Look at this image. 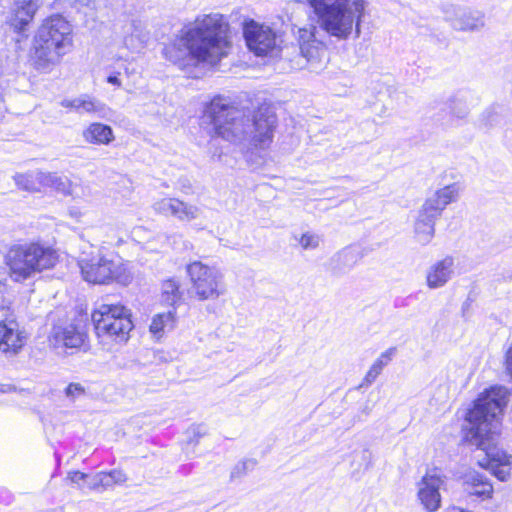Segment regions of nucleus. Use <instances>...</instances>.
Wrapping results in <instances>:
<instances>
[{
  "instance_id": "1",
  "label": "nucleus",
  "mask_w": 512,
  "mask_h": 512,
  "mask_svg": "<svg viewBox=\"0 0 512 512\" xmlns=\"http://www.w3.org/2000/svg\"><path fill=\"white\" fill-rule=\"evenodd\" d=\"M231 27L224 15L197 16L183 27L176 41L165 46V58L185 70L202 64L216 66L232 49Z\"/></svg>"
},
{
  "instance_id": "2",
  "label": "nucleus",
  "mask_w": 512,
  "mask_h": 512,
  "mask_svg": "<svg viewBox=\"0 0 512 512\" xmlns=\"http://www.w3.org/2000/svg\"><path fill=\"white\" fill-rule=\"evenodd\" d=\"M508 393L503 387L491 386L481 392L465 414L468 427L462 429V442L474 444L484 452L477 465L496 477L507 481L512 472V455L499 447L491 429L492 422L503 414Z\"/></svg>"
},
{
  "instance_id": "3",
  "label": "nucleus",
  "mask_w": 512,
  "mask_h": 512,
  "mask_svg": "<svg viewBox=\"0 0 512 512\" xmlns=\"http://www.w3.org/2000/svg\"><path fill=\"white\" fill-rule=\"evenodd\" d=\"M72 24L61 14L44 18L33 35L29 60L37 70H50L73 48Z\"/></svg>"
},
{
  "instance_id": "4",
  "label": "nucleus",
  "mask_w": 512,
  "mask_h": 512,
  "mask_svg": "<svg viewBox=\"0 0 512 512\" xmlns=\"http://www.w3.org/2000/svg\"><path fill=\"white\" fill-rule=\"evenodd\" d=\"M58 262L57 250L39 241L12 244L4 254L8 275L15 283H24L35 274L53 269Z\"/></svg>"
},
{
  "instance_id": "5",
  "label": "nucleus",
  "mask_w": 512,
  "mask_h": 512,
  "mask_svg": "<svg viewBox=\"0 0 512 512\" xmlns=\"http://www.w3.org/2000/svg\"><path fill=\"white\" fill-rule=\"evenodd\" d=\"M95 338L102 345L126 344L134 329L131 310L124 304L103 303L91 311Z\"/></svg>"
},
{
  "instance_id": "6",
  "label": "nucleus",
  "mask_w": 512,
  "mask_h": 512,
  "mask_svg": "<svg viewBox=\"0 0 512 512\" xmlns=\"http://www.w3.org/2000/svg\"><path fill=\"white\" fill-rule=\"evenodd\" d=\"M317 16L320 28L328 35L346 39L355 25L359 31L362 9L355 16L350 0H307Z\"/></svg>"
},
{
  "instance_id": "7",
  "label": "nucleus",
  "mask_w": 512,
  "mask_h": 512,
  "mask_svg": "<svg viewBox=\"0 0 512 512\" xmlns=\"http://www.w3.org/2000/svg\"><path fill=\"white\" fill-rule=\"evenodd\" d=\"M238 112V107L227 97L217 94L210 98L202 111V119L211 127L210 137L237 142L244 132Z\"/></svg>"
},
{
  "instance_id": "8",
  "label": "nucleus",
  "mask_w": 512,
  "mask_h": 512,
  "mask_svg": "<svg viewBox=\"0 0 512 512\" xmlns=\"http://www.w3.org/2000/svg\"><path fill=\"white\" fill-rule=\"evenodd\" d=\"M185 273L192 299L199 302L215 301L225 293L222 275L214 266L194 260L186 264Z\"/></svg>"
},
{
  "instance_id": "9",
  "label": "nucleus",
  "mask_w": 512,
  "mask_h": 512,
  "mask_svg": "<svg viewBox=\"0 0 512 512\" xmlns=\"http://www.w3.org/2000/svg\"><path fill=\"white\" fill-rule=\"evenodd\" d=\"M80 270L83 279L94 285H127L131 274L123 263H116L105 256L81 261Z\"/></svg>"
},
{
  "instance_id": "10",
  "label": "nucleus",
  "mask_w": 512,
  "mask_h": 512,
  "mask_svg": "<svg viewBox=\"0 0 512 512\" xmlns=\"http://www.w3.org/2000/svg\"><path fill=\"white\" fill-rule=\"evenodd\" d=\"M457 196L456 184H450L437 190L433 197L426 199L415 222L416 233L425 236L424 240L429 241L434 235L435 220Z\"/></svg>"
},
{
  "instance_id": "11",
  "label": "nucleus",
  "mask_w": 512,
  "mask_h": 512,
  "mask_svg": "<svg viewBox=\"0 0 512 512\" xmlns=\"http://www.w3.org/2000/svg\"><path fill=\"white\" fill-rule=\"evenodd\" d=\"M0 310L5 311L0 320V353L6 358H15L25 350L29 334L10 306H1Z\"/></svg>"
},
{
  "instance_id": "12",
  "label": "nucleus",
  "mask_w": 512,
  "mask_h": 512,
  "mask_svg": "<svg viewBox=\"0 0 512 512\" xmlns=\"http://www.w3.org/2000/svg\"><path fill=\"white\" fill-rule=\"evenodd\" d=\"M242 32L248 50L255 56H271L280 51L277 33L269 25L246 19Z\"/></svg>"
},
{
  "instance_id": "13",
  "label": "nucleus",
  "mask_w": 512,
  "mask_h": 512,
  "mask_svg": "<svg viewBox=\"0 0 512 512\" xmlns=\"http://www.w3.org/2000/svg\"><path fill=\"white\" fill-rule=\"evenodd\" d=\"M446 477L441 469L433 467L425 472L417 484V500L426 512H436L442 506L441 487Z\"/></svg>"
},
{
  "instance_id": "14",
  "label": "nucleus",
  "mask_w": 512,
  "mask_h": 512,
  "mask_svg": "<svg viewBox=\"0 0 512 512\" xmlns=\"http://www.w3.org/2000/svg\"><path fill=\"white\" fill-rule=\"evenodd\" d=\"M252 122L251 146L255 150L270 148L277 126L276 114L267 106H259L253 113Z\"/></svg>"
},
{
  "instance_id": "15",
  "label": "nucleus",
  "mask_w": 512,
  "mask_h": 512,
  "mask_svg": "<svg viewBox=\"0 0 512 512\" xmlns=\"http://www.w3.org/2000/svg\"><path fill=\"white\" fill-rule=\"evenodd\" d=\"M53 338L64 347L81 349L89 343V329L86 315L79 314L63 327L54 329Z\"/></svg>"
},
{
  "instance_id": "16",
  "label": "nucleus",
  "mask_w": 512,
  "mask_h": 512,
  "mask_svg": "<svg viewBox=\"0 0 512 512\" xmlns=\"http://www.w3.org/2000/svg\"><path fill=\"white\" fill-rule=\"evenodd\" d=\"M462 489L466 497L484 502L493 499L494 486L491 479L478 471H469L462 477Z\"/></svg>"
},
{
  "instance_id": "17",
  "label": "nucleus",
  "mask_w": 512,
  "mask_h": 512,
  "mask_svg": "<svg viewBox=\"0 0 512 512\" xmlns=\"http://www.w3.org/2000/svg\"><path fill=\"white\" fill-rule=\"evenodd\" d=\"M316 32L315 25L301 27L297 32L300 53L309 63L321 61L326 52V46L322 41L317 40Z\"/></svg>"
},
{
  "instance_id": "18",
  "label": "nucleus",
  "mask_w": 512,
  "mask_h": 512,
  "mask_svg": "<svg viewBox=\"0 0 512 512\" xmlns=\"http://www.w3.org/2000/svg\"><path fill=\"white\" fill-rule=\"evenodd\" d=\"M38 8L35 0L15 2L7 21L8 25L17 34L25 33L33 23Z\"/></svg>"
},
{
  "instance_id": "19",
  "label": "nucleus",
  "mask_w": 512,
  "mask_h": 512,
  "mask_svg": "<svg viewBox=\"0 0 512 512\" xmlns=\"http://www.w3.org/2000/svg\"><path fill=\"white\" fill-rule=\"evenodd\" d=\"M157 210L160 213L175 216L182 221H191L197 216V208L185 203L178 198H164L157 202Z\"/></svg>"
},
{
  "instance_id": "20",
  "label": "nucleus",
  "mask_w": 512,
  "mask_h": 512,
  "mask_svg": "<svg viewBox=\"0 0 512 512\" xmlns=\"http://www.w3.org/2000/svg\"><path fill=\"white\" fill-rule=\"evenodd\" d=\"M453 258L446 256L445 258L434 263L426 275L427 286L431 289L445 285L452 273Z\"/></svg>"
},
{
  "instance_id": "21",
  "label": "nucleus",
  "mask_w": 512,
  "mask_h": 512,
  "mask_svg": "<svg viewBox=\"0 0 512 512\" xmlns=\"http://www.w3.org/2000/svg\"><path fill=\"white\" fill-rule=\"evenodd\" d=\"M183 290L180 281L176 277L164 279L160 285V301L164 306L177 310L183 302Z\"/></svg>"
},
{
  "instance_id": "22",
  "label": "nucleus",
  "mask_w": 512,
  "mask_h": 512,
  "mask_svg": "<svg viewBox=\"0 0 512 512\" xmlns=\"http://www.w3.org/2000/svg\"><path fill=\"white\" fill-rule=\"evenodd\" d=\"M178 322L177 310L170 309L153 315L149 325V332L157 339H161L167 332L173 330Z\"/></svg>"
},
{
  "instance_id": "23",
  "label": "nucleus",
  "mask_w": 512,
  "mask_h": 512,
  "mask_svg": "<svg viewBox=\"0 0 512 512\" xmlns=\"http://www.w3.org/2000/svg\"><path fill=\"white\" fill-rule=\"evenodd\" d=\"M128 480L127 474L119 468L108 471H101L95 475V481L90 489L95 491H105L114 486H120Z\"/></svg>"
},
{
  "instance_id": "24",
  "label": "nucleus",
  "mask_w": 512,
  "mask_h": 512,
  "mask_svg": "<svg viewBox=\"0 0 512 512\" xmlns=\"http://www.w3.org/2000/svg\"><path fill=\"white\" fill-rule=\"evenodd\" d=\"M83 138L89 144L108 145L114 140V134L109 125L93 122L83 131Z\"/></svg>"
},
{
  "instance_id": "25",
  "label": "nucleus",
  "mask_w": 512,
  "mask_h": 512,
  "mask_svg": "<svg viewBox=\"0 0 512 512\" xmlns=\"http://www.w3.org/2000/svg\"><path fill=\"white\" fill-rule=\"evenodd\" d=\"M44 176L41 173H20L14 177L17 187L27 192L40 190Z\"/></svg>"
},
{
  "instance_id": "26",
  "label": "nucleus",
  "mask_w": 512,
  "mask_h": 512,
  "mask_svg": "<svg viewBox=\"0 0 512 512\" xmlns=\"http://www.w3.org/2000/svg\"><path fill=\"white\" fill-rule=\"evenodd\" d=\"M65 395L70 399L79 398L86 393V388L79 382H71L64 389Z\"/></svg>"
},
{
  "instance_id": "27",
  "label": "nucleus",
  "mask_w": 512,
  "mask_h": 512,
  "mask_svg": "<svg viewBox=\"0 0 512 512\" xmlns=\"http://www.w3.org/2000/svg\"><path fill=\"white\" fill-rule=\"evenodd\" d=\"M299 244L303 249H315L319 245V240L315 234L307 232L301 235Z\"/></svg>"
},
{
  "instance_id": "28",
  "label": "nucleus",
  "mask_w": 512,
  "mask_h": 512,
  "mask_svg": "<svg viewBox=\"0 0 512 512\" xmlns=\"http://www.w3.org/2000/svg\"><path fill=\"white\" fill-rule=\"evenodd\" d=\"M98 109H99V106L93 98H91L89 96L79 98V110L80 111H84L87 113H94V112L98 111Z\"/></svg>"
},
{
  "instance_id": "29",
  "label": "nucleus",
  "mask_w": 512,
  "mask_h": 512,
  "mask_svg": "<svg viewBox=\"0 0 512 512\" xmlns=\"http://www.w3.org/2000/svg\"><path fill=\"white\" fill-rule=\"evenodd\" d=\"M394 351V348L386 350L376 359L372 365L382 372L383 368L391 361Z\"/></svg>"
},
{
  "instance_id": "30",
  "label": "nucleus",
  "mask_w": 512,
  "mask_h": 512,
  "mask_svg": "<svg viewBox=\"0 0 512 512\" xmlns=\"http://www.w3.org/2000/svg\"><path fill=\"white\" fill-rule=\"evenodd\" d=\"M394 351V348L386 350L376 359L372 365L382 372L383 368L391 361Z\"/></svg>"
},
{
  "instance_id": "31",
  "label": "nucleus",
  "mask_w": 512,
  "mask_h": 512,
  "mask_svg": "<svg viewBox=\"0 0 512 512\" xmlns=\"http://www.w3.org/2000/svg\"><path fill=\"white\" fill-rule=\"evenodd\" d=\"M380 374H381V371L372 365L370 367V369L367 371V373L365 374V376L363 378L362 385L372 384Z\"/></svg>"
},
{
  "instance_id": "32",
  "label": "nucleus",
  "mask_w": 512,
  "mask_h": 512,
  "mask_svg": "<svg viewBox=\"0 0 512 512\" xmlns=\"http://www.w3.org/2000/svg\"><path fill=\"white\" fill-rule=\"evenodd\" d=\"M67 478L72 483H80L81 481H85L88 478V474L81 472L79 470L70 471L67 475Z\"/></svg>"
},
{
  "instance_id": "33",
  "label": "nucleus",
  "mask_w": 512,
  "mask_h": 512,
  "mask_svg": "<svg viewBox=\"0 0 512 512\" xmlns=\"http://www.w3.org/2000/svg\"><path fill=\"white\" fill-rule=\"evenodd\" d=\"M504 366L507 374L512 377V342L505 353Z\"/></svg>"
},
{
  "instance_id": "34",
  "label": "nucleus",
  "mask_w": 512,
  "mask_h": 512,
  "mask_svg": "<svg viewBox=\"0 0 512 512\" xmlns=\"http://www.w3.org/2000/svg\"><path fill=\"white\" fill-rule=\"evenodd\" d=\"M62 107L69 110H79V98L78 99H65L61 102Z\"/></svg>"
},
{
  "instance_id": "35",
  "label": "nucleus",
  "mask_w": 512,
  "mask_h": 512,
  "mask_svg": "<svg viewBox=\"0 0 512 512\" xmlns=\"http://www.w3.org/2000/svg\"><path fill=\"white\" fill-rule=\"evenodd\" d=\"M7 286L8 284L5 272L3 271V268L0 266V294L6 291Z\"/></svg>"
},
{
  "instance_id": "36",
  "label": "nucleus",
  "mask_w": 512,
  "mask_h": 512,
  "mask_svg": "<svg viewBox=\"0 0 512 512\" xmlns=\"http://www.w3.org/2000/svg\"><path fill=\"white\" fill-rule=\"evenodd\" d=\"M107 82L114 85V86H117V87H120L121 86V81L120 79L118 78V74H115V75H109L107 77Z\"/></svg>"
}]
</instances>
